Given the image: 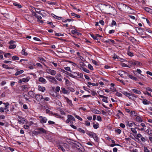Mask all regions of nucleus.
Wrapping results in <instances>:
<instances>
[{
  "label": "nucleus",
  "mask_w": 152,
  "mask_h": 152,
  "mask_svg": "<svg viewBox=\"0 0 152 152\" xmlns=\"http://www.w3.org/2000/svg\"><path fill=\"white\" fill-rule=\"evenodd\" d=\"M46 78L48 79L50 83H55L57 82V81L55 79V78L53 77L50 76H47L46 77Z\"/></svg>",
  "instance_id": "obj_6"
},
{
  "label": "nucleus",
  "mask_w": 152,
  "mask_h": 152,
  "mask_svg": "<svg viewBox=\"0 0 152 152\" xmlns=\"http://www.w3.org/2000/svg\"><path fill=\"white\" fill-rule=\"evenodd\" d=\"M145 30L148 32L150 33H152V31L149 28H145Z\"/></svg>",
  "instance_id": "obj_56"
},
{
  "label": "nucleus",
  "mask_w": 152,
  "mask_h": 152,
  "mask_svg": "<svg viewBox=\"0 0 152 152\" xmlns=\"http://www.w3.org/2000/svg\"><path fill=\"white\" fill-rule=\"evenodd\" d=\"M142 30V28L137 27L136 28V30L138 33H140L141 32V31Z\"/></svg>",
  "instance_id": "obj_42"
},
{
  "label": "nucleus",
  "mask_w": 152,
  "mask_h": 152,
  "mask_svg": "<svg viewBox=\"0 0 152 152\" xmlns=\"http://www.w3.org/2000/svg\"><path fill=\"white\" fill-rule=\"evenodd\" d=\"M91 36L92 37L94 40H98L99 39L98 38H97V37L96 36H95L93 34L91 35Z\"/></svg>",
  "instance_id": "obj_50"
},
{
  "label": "nucleus",
  "mask_w": 152,
  "mask_h": 152,
  "mask_svg": "<svg viewBox=\"0 0 152 152\" xmlns=\"http://www.w3.org/2000/svg\"><path fill=\"white\" fill-rule=\"evenodd\" d=\"M93 126L94 129H96L99 127V124L98 123H96L93 125Z\"/></svg>",
  "instance_id": "obj_48"
},
{
  "label": "nucleus",
  "mask_w": 152,
  "mask_h": 152,
  "mask_svg": "<svg viewBox=\"0 0 152 152\" xmlns=\"http://www.w3.org/2000/svg\"><path fill=\"white\" fill-rule=\"evenodd\" d=\"M3 104L5 105V107L4 108L6 110V112L7 113V112H9V110L7 108V107L8 106L10 105L9 103L7 102L6 103H4Z\"/></svg>",
  "instance_id": "obj_18"
},
{
  "label": "nucleus",
  "mask_w": 152,
  "mask_h": 152,
  "mask_svg": "<svg viewBox=\"0 0 152 152\" xmlns=\"http://www.w3.org/2000/svg\"><path fill=\"white\" fill-rule=\"evenodd\" d=\"M2 67L4 68H5V69H12V68L10 67H9L8 66V65H6L5 64H3L2 65Z\"/></svg>",
  "instance_id": "obj_32"
},
{
  "label": "nucleus",
  "mask_w": 152,
  "mask_h": 152,
  "mask_svg": "<svg viewBox=\"0 0 152 152\" xmlns=\"http://www.w3.org/2000/svg\"><path fill=\"white\" fill-rule=\"evenodd\" d=\"M95 134V133H94L92 132H89V133H88V134L92 138L93 137Z\"/></svg>",
  "instance_id": "obj_38"
},
{
  "label": "nucleus",
  "mask_w": 152,
  "mask_h": 152,
  "mask_svg": "<svg viewBox=\"0 0 152 152\" xmlns=\"http://www.w3.org/2000/svg\"><path fill=\"white\" fill-rule=\"evenodd\" d=\"M35 97L36 99L39 102H42L43 99V96L42 95L39 94L35 95Z\"/></svg>",
  "instance_id": "obj_7"
},
{
  "label": "nucleus",
  "mask_w": 152,
  "mask_h": 152,
  "mask_svg": "<svg viewBox=\"0 0 152 152\" xmlns=\"http://www.w3.org/2000/svg\"><path fill=\"white\" fill-rule=\"evenodd\" d=\"M4 109L2 107L0 108V112L1 113L4 112Z\"/></svg>",
  "instance_id": "obj_64"
},
{
  "label": "nucleus",
  "mask_w": 152,
  "mask_h": 152,
  "mask_svg": "<svg viewBox=\"0 0 152 152\" xmlns=\"http://www.w3.org/2000/svg\"><path fill=\"white\" fill-rule=\"evenodd\" d=\"M12 60H19V58L16 56H13L12 57Z\"/></svg>",
  "instance_id": "obj_43"
},
{
  "label": "nucleus",
  "mask_w": 152,
  "mask_h": 152,
  "mask_svg": "<svg viewBox=\"0 0 152 152\" xmlns=\"http://www.w3.org/2000/svg\"><path fill=\"white\" fill-rule=\"evenodd\" d=\"M64 69L66 71L71 72V71L70 68L69 66L65 67H64Z\"/></svg>",
  "instance_id": "obj_46"
},
{
  "label": "nucleus",
  "mask_w": 152,
  "mask_h": 152,
  "mask_svg": "<svg viewBox=\"0 0 152 152\" xmlns=\"http://www.w3.org/2000/svg\"><path fill=\"white\" fill-rule=\"evenodd\" d=\"M131 91L134 93L138 94H141V92L140 91L136 88H134L131 89Z\"/></svg>",
  "instance_id": "obj_13"
},
{
  "label": "nucleus",
  "mask_w": 152,
  "mask_h": 152,
  "mask_svg": "<svg viewBox=\"0 0 152 152\" xmlns=\"http://www.w3.org/2000/svg\"><path fill=\"white\" fill-rule=\"evenodd\" d=\"M21 54L24 56H27L28 55L27 53L25 51L24 49H23L21 52Z\"/></svg>",
  "instance_id": "obj_41"
},
{
  "label": "nucleus",
  "mask_w": 152,
  "mask_h": 152,
  "mask_svg": "<svg viewBox=\"0 0 152 152\" xmlns=\"http://www.w3.org/2000/svg\"><path fill=\"white\" fill-rule=\"evenodd\" d=\"M22 79L23 82H27L29 80L30 78L29 77H27L26 78H23Z\"/></svg>",
  "instance_id": "obj_34"
},
{
  "label": "nucleus",
  "mask_w": 152,
  "mask_h": 152,
  "mask_svg": "<svg viewBox=\"0 0 152 152\" xmlns=\"http://www.w3.org/2000/svg\"><path fill=\"white\" fill-rule=\"evenodd\" d=\"M88 84V85H92L93 86H96L97 85L95 83H91L90 82H88L87 83Z\"/></svg>",
  "instance_id": "obj_40"
},
{
  "label": "nucleus",
  "mask_w": 152,
  "mask_h": 152,
  "mask_svg": "<svg viewBox=\"0 0 152 152\" xmlns=\"http://www.w3.org/2000/svg\"><path fill=\"white\" fill-rule=\"evenodd\" d=\"M124 78H126L128 77H129V76H130V75L127 72H124Z\"/></svg>",
  "instance_id": "obj_39"
},
{
  "label": "nucleus",
  "mask_w": 152,
  "mask_h": 152,
  "mask_svg": "<svg viewBox=\"0 0 152 152\" xmlns=\"http://www.w3.org/2000/svg\"><path fill=\"white\" fill-rule=\"evenodd\" d=\"M129 78L131 79L134 80L136 81L137 80V78L135 77H134L132 75H130L129 76Z\"/></svg>",
  "instance_id": "obj_37"
},
{
  "label": "nucleus",
  "mask_w": 152,
  "mask_h": 152,
  "mask_svg": "<svg viewBox=\"0 0 152 152\" xmlns=\"http://www.w3.org/2000/svg\"><path fill=\"white\" fill-rule=\"evenodd\" d=\"M60 89V88L59 86H57L55 88V91H56V92H58L59 91Z\"/></svg>",
  "instance_id": "obj_51"
},
{
  "label": "nucleus",
  "mask_w": 152,
  "mask_h": 152,
  "mask_svg": "<svg viewBox=\"0 0 152 152\" xmlns=\"http://www.w3.org/2000/svg\"><path fill=\"white\" fill-rule=\"evenodd\" d=\"M93 112L94 113L100 114L101 113L98 110L96 109H94L93 110Z\"/></svg>",
  "instance_id": "obj_36"
},
{
  "label": "nucleus",
  "mask_w": 152,
  "mask_h": 152,
  "mask_svg": "<svg viewBox=\"0 0 152 152\" xmlns=\"http://www.w3.org/2000/svg\"><path fill=\"white\" fill-rule=\"evenodd\" d=\"M122 93L126 96L128 97L129 99L133 101L135 100L137 97V95L131 92L130 93H129L126 91H124Z\"/></svg>",
  "instance_id": "obj_1"
},
{
  "label": "nucleus",
  "mask_w": 152,
  "mask_h": 152,
  "mask_svg": "<svg viewBox=\"0 0 152 152\" xmlns=\"http://www.w3.org/2000/svg\"><path fill=\"white\" fill-rule=\"evenodd\" d=\"M71 32L73 34H74L78 33L77 30L76 29L72 30L71 31Z\"/></svg>",
  "instance_id": "obj_58"
},
{
  "label": "nucleus",
  "mask_w": 152,
  "mask_h": 152,
  "mask_svg": "<svg viewBox=\"0 0 152 152\" xmlns=\"http://www.w3.org/2000/svg\"><path fill=\"white\" fill-rule=\"evenodd\" d=\"M71 15L73 16L76 17L78 18H80V16L79 15H77L74 13H72L71 14Z\"/></svg>",
  "instance_id": "obj_33"
},
{
  "label": "nucleus",
  "mask_w": 152,
  "mask_h": 152,
  "mask_svg": "<svg viewBox=\"0 0 152 152\" xmlns=\"http://www.w3.org/2000/svg\"><path fill=\"white\" fill-rule=\"evenodd\" d=\"M39 82L43 84H45L47 82L46 80L42 77H39Z\"/></svg>",
  "instance_id": "obj_14"
},
{
  "label": "nucleus",
  "mask_w": 152,
  "mask_h": 152,
  "mask_svg": "<svg viewBox=\"0 0 152 152\" xmlns=\"http://www.w3.org/2000/svg\"><path fill=\"white\" fill-rule=\"evenodd\" d=\"M38 130L39 133H46V130L42 128H39Z\"/></svg>",
  "instance_id": "obj_17"
},
{
  "label": "nucleus",
  "mask_w": 152,
  "mask_h": 152,
  "mask_svg": "<svg viewBox=\"0 0 152 152\" xmlns=\"http://www.w3.org/2000/svg\"><path fill=\"white\" fill-rule=\"evenodd\" d=\"M82 70L85 72L87 73H89L90 72L86 68H83Z\"/></svg>",
  "instance_id": "obj_52"
},
{
  "label": "nucleus",
  "mask_w": 152,
  "mask_h": 152,
  "mask_svg": "<svg viewBox=\"0 0 152 152\" xmlns=\"http://www.w3.org/2000/svg\"><path fill=\"white\" fill-rule=\"evenodd\" d=\"M143 104L145 105L149 104L151 103L149 101H148L146 99H144L142 102Z\"/></svg>",
  "instance_id": "obj_26"
},
{
  "label": "nucleus",
  "mask_w": 152,
  "mask_h": 152,
  "mask_svg": "<svg viewBox=\"0 0 152 152\" xmlns=\"http://www.w3.org/2000/svg\"><path fill=\"white\" fill-rule=\"evenodd\" d=\"M136 121L139 122H141L143 121V119L141 117L139 116H138L136 117L135 119Z\"/></svg>",
  "instance_id": "obj_19"
},
{
  "label": "nucleus",
  "mask_w": 152,
  "mask_h": 152,
  "mask_svg": "<svg viewBox=\"0 0 152 152\" xmlns=\"http://www.w3.org/2000/svg\"><path fill=\"white\" fill-rule=\"evenodd\" d=\"M61 89L62 91V92L61 93V91H60V93H63L64 94H68L69 93V92L68 91H67L66 89L64 87H62L61 88Z\"/></svg>",
  "instance_id": "obj_16"
},
{
  "label": "nucleus",
  "mask_w": 152,
  "mask_h": 152,
  "mask_svg": "<svg viewBox=\"0 0 152 152\" xmlns=\"http://www.w3.org/2000/svg\"><path fill=\"white\" fill-rule=\"evenodd\" d=\"M72 115L77 119L82 121L83 120V119L80 116L77 115L75 113H73Z\"/></svg>",
  "instance_id": "obj_24"
},
{
  "label": "nucleus",
  "mask_w": 152,
  "mask_h": 152,
  "mask_svg": "<svg viewBox=\"0 0 152 152\" xmlns=\"http://www.w3.org/2000/svg\"><path fill=\"white\" fill-rule=\"evenodd\" d=\"M68 145L65 143H62L61 144H60L57 146L58 149L64 152L65 151L64 148H66Z\"/></svg>",
  "instance_id": "obj_4"
},
{
  "label": "nucleus",
  "mask_w": 152,
  "mask_h": 152,
  "mask_svg": "<svg viewBox=\"0 0 152 152\" xmlns=\"http://www.w3.org/2000/svg\"><path fill=\"white\" fill-rule=\"evenodd\" d=\"M44 107L45 108V109H46V113H49L50 112V111L48 110V109L47 108H48V107H47L45 106H44Z\"/></svg>",
  "instance_id": "obj_55"
},
{
  "label": "nucleus",
  "mask_w": 152,
  "mask_h": 152,
  "mask_svg": "<svg viewBox=\"0 0 152 152\" xmlns=\"http://www.w3.org/2000/svg\"><path fill=\"white\" fill-rule=\"evenodd\" d=\"M144 152H150V151L148 150V149L147 148L144 146Z\"/></svg>",
  "instance_id": "obj_62"
},
{
  "label": "nucleus",
  "mask_w": 152,
  "mask_h": 152,
  "mask_svg": "<svg viewBox=\"0 0 152 152\" xmlns=\"http://www.w3.org/2000/svg\"><path fill=\"white\" fill-rule=\"evenodd\" d=\"M39 118L40 119V122L42 124L46 123L48 120L46 117H43L41 116H39Z\"/></svg>",
  "instance_id": "obj_9"
},
{
  "label": "nucleus",
  "mask_w": 152,
  "mask_h": 152,
  "mask_svg": "<svg viewBox=\"0 0 152 152\" xmlns=\"http://www.w3.org/2000/svg\"><path fill=\"white\" fill-rule=\"evenodd\" d=\"M118 74L121 77L124 78V75L125 74L124 71H118Z\"/></svg>",
  "instance_id": "obj_21"
},
{
  "label": "nucleus",
  "mask_w": 152,
  "mask_h": 152,
  "mask_svg": "<svg viewBox=\"0 0 152 152\" xmlns=\"http://www.w3.org/2000/svg\"><path fill=\"white\" fill-rule=\"evenodd\" d=\"M64 96V98L66 100V102H67V103L69 104V105L70 106L72 107L73 106V104L72 102V101L69 100L67 97H65Z\"/></svg>",
  "instance_id": "obj_11"
},
{
  "label": "nucleus",
  "mask_w": 152,
  "mask_h": 152,
  "mask_svg": "<svg viewBox=\"0 0 152 152\" xmlns=\"http://www.w3.org/2000/svg\"><path fill=\"white\" fill-rule=\"evenodd\" d=\"M18 123L21 124H26L27 123V121L26 119L20 116H18Z\"/></svg>",
  "instance_id": "obj_3"
},
{
  "label": "nucleus",
  "mask_w": 152,
  "mask_h": 152,
  "mask_svg": "<svg viewBox=\"0 0 152 152\" xmlns=\"http://www.w3.org/2000/svg\"><path fill=\"white\" fill-rule=\"evenodd\" d=\"M131 131L134 134H136L137 133V131L136 130L135 128H131Z\"/></svg>",
  "instance_id": "obj_49"
},
{
  "label": "nucleus",
  "mask_w": 152,
  "mask_h": 152,
  "mask_svg": "<svg viewBox=\"0 0 152 152\" xmlns=\"http://www.w3.org/2000/svg\"><path fill=\"white\" fill-rule=\"evenodd\" d=\"M137 72L139 74H140L142 76H143L141 74V73L142 72V71L140 69H137L136 71H133V73L135 75H136V73Z\"/></svg>",
  "instance_id": "obj_28"
},
{
  "label": "nucleus",
  "mask_w": 152,
  "mask_h": 152,
  "mask_svg": "<svg viewBox=\"0 0 152 152\" xmlns=\"http://www.w3.org/2000/svg\"><path fill=\"white\" fill-rule=\"evenodd\" d=\"M116 95L117 96H118V97H121L122 96V94L121 93L118 92H117V93L116 94Z\"/></svg>",
  "instance_id": "obj_60"
},
{
  "label": "nucleus",
  "mask_w": 152,
  "mask_h": 152,
  "mask_svg": "<svg viewBox=\"0 0 152 152\" xmlns=\"http://www.w3.org/2000/svg\"><path fill=\"white\" fill-rule=\"evenodd\" d=\"M60 20H62V22L64 23L69 22L72 21V19H68L66 20H65L64 19V18L62 17L61 18Z\"/></svg>",
  "instance_id": "obj_22"
},
{
  "label": "nucleus",
  "mask_w": 152,
  "mask_h": 152,
  "mask_svg": "<svg viewBox=\"0 0 152 152\" xmlns=\"http://www.w3.org/2000/svg\"><path fill=\"white\" fill-rule=\"evenodd\" d=\"M83 88L84 90H85L86 91L88 92L89 93H90V92L89 91L88 89L85 86H84L83 87Z\"/></svg>",
  "instance_id": "obj_63"
},
{
  "label": "nucleus",
  "mask_w": 152,
  "mask_h": 152,
  "mask_svg": "<svg viewBox=\"0 0 152 152\" xmlns=\"http://www.w3.org/2000/svg\"><path fill=\"white\" fill-rule=\"evenodd\" d=\"M126 125L127 126L129 127H132L133 126V124L132 123L129 122L128 121H126Z\"/></svg>",
  "instance_id": "obj_20"
},
{
  "label": "nucleus",
  "mask_w": 152,
  "mask_h": 152,
  "mask_svg": "<svg viewBox=\"0 0 152 152\" xmlns=\"http://www.w3.org/2000/svg\"><path fill=\"white\" fill-rule=\"evenodd\" d=\"M99 96L101 98H103V99H102V100L103 102L107 103H108V101H107L108 98L107 97H106L105 96H104L103 95H99Z\"/></svg>",
  "instance_id": "obj_15"
},
{
  "label": "nucleus",
  "mask_w": 152,
  "mask_h": 152,
  "mask_svg": "<svg viewBox=\"0 0 152 152\" xmlns=\"http://www.w3.org/2000/svg\"><path fill=\"white\" fill-rule=\"evenodd\" d=\"M115 132H116L118 134H120L121 132V129H116L115 130Z\"/></svg>",
  "instance_id": "obj_61"
},
{
  "label": "nucleus",
  "mask_w": 152,
  "mask_h": 152,
  "mask_svg": "<svg viewBox=\"0 0 152 152\" xmlns=\"http://www.w3.org/2000/svg\"><path fill=\"white\" fill-rule=\"evenodd\" d=\"M127 54L129 56L132 57L134 56L133 53L129 51H128Z\"/></svg>",
  "instance_id": "obj_45"
},
{
  "label": "nucleus",
  "mask_w": 152,
  "mask_h": 152,
  "mask_svg": "<svg viewBox=\"0 0 152 152\" xmlns=\"http://www.w3.org/2000/svg\"><path fill=\"white\" fill-rule=\"evenodd\" d=\"M35 11L37 13L42 15V13H41V11L38 8L35 9Z\"/></svg>",
  "instance_id": "obj_54"
},
{
  "label": "nucleus",
  "mask_w": 152,
  "mask_h": 152,
  "mask_svg": "<svg viewBox=\"0 0 152 152\" xmlns=\"http://www.w3.org/2000/svg\"><path fill=\"white\" fill-rule=\"evenodd\" d=\"M105 42L108 43L109 44H113L115 42V41L113 40L107 39L105 40Z\"/></svg>",
  "instance_id": "obj_29"
},
{
  "label": "nucleus",
  "mask_w": 152,
  "mask_h": 152,
  "mask_svg": "<svg viewBox=\"0 0 152 152\" xmlns=\"http://www.w3.org/2000/svg\"><path fill=\"white\" fill-rule=\"evenodd\" d=\"M46 71L47 73L50 75H51L55 76L56 75V71L51 69L48 68L46 69Z\"/></svg>",
  "instance_id": "obj_5"
},
{
  "label": "nucleus",
  "mask_w": 152,
  "mask_h": 152,
  "mask_svg": "<svg viewBox=\"0 0 152 152\" xmlns=\"http://www.w3.org/2000/svg\"><path fill=\"white\" fill-rule=\"evenodd\" d=\"M38 89L39 91H41L42 92H44L46 90V89L45 87L41 86L40 85L38 86Z\"/></svg>",
  "instance_id": "obj_12"
},
{
  "label": "nucleus",
  "mask_w": 152,
  "mask_h": 152,
  "mask_svg": "<svg viewBox=\"0 0 152 152\" xmlns=\"http://www.w3.org/2000/svg\"><path fill=\"white\" fill-rule=\"evenodd\" d=\"M88 67L91 70H93L94 69L93 66L90 64H89L88 65Z\"/></svg>",
  "instance_id": "obj_59"
},
{
  "label": "nucleus",
  "mask_w": 152,
  "mask_h": 152,
  "mask_svg": "<svg viewBox=\"0 0 152 152\" xmlns=\"http://www.w3.org/2000/svg\"><path fill=\"white\" fill-rule=\"evenodd\" d=\"M94 140L96 142H98L99 141V138L97 136L96 134H95L93 137H92Z\"/></svg>",
  "instance_id": "obj_25"
},
{
  "label": "nucleus",
  "mask_w": 152,
  "mask_h": 152,
  "mask_svg": "<svg viewBox=\"0 0 152 152\" xmlns=\"http://www.w3.org/2000/svg\"><path fill=\"white\" fill-rule=\"evenodd\" d=\"M16 47V45L15 44L10 45L9 46L10 49H14Z\"/></svg>",
  "instance_id": "obj_44"
},
{
  "label": "nucleus",
  "mask_w": 152,
  "mask_h": 152,
  "mask_svg": "<svg viewBox=\"0 0 152 152\" xmlns=\"http://www.w3.org/2000/svg\"><path fill=\"white\" fill-rule=\"evenodd\" d=\"M77 78H82L83 77V75L82 73H79V72H77L76 75Z\"/></svg>",
  "instance_id": "obj_27"
},
{
  "label": "nucleus",
  "mask_w": 152,
  "mask_h": 152,
  "mask_svg": "<svg viewBox=\"0 0 152 152\" xmlns=\"http://www.w3.org/2000/svg\"><path fill=\"white\" fill-rule=\"evenodd\" d=\"M77 72H72V73H67V75L70 77L76 79L77 78L76 75Z\"/></svg>",
  "instance_id": "obj_8"
},
{
  "label": "nucleus",
  "mask_w": 152,
  "mask_h": 152,
  "mask_svg": "<svg viewBox=\"0 0 152 152\" xmlns=\"http://www.w3.org/2000/svg\"><path fill=\"white\" fill-rule=\"evenodd\" d=\"M55 78L59 81H61L62 80V76L60 73L57 74L55 76Z\"/></svg>",
  "instance_id": "obj_10"
},
{
  "label": "nucleus",
  "mask_w": 152,
  "mask_h": 152,
  "mask_svg": "<svg viewBox=\"0 0 152 152\" xmlns=\"http://www.w3.org/2000/svg\"><path fill=\"white\" fill-rule=\"evenodd\" d=\"M130 114L131 115L133 116H136L137 115V113L134 111H131L130 112Z\"/></svg>",
  "instance_id": "obj_35"
},
{
  "label": "nucleus",
  "mask_w": 152,
  "mask_h": 152,
  "mask_svg": "<svg viewBox=\"0 0 152 152\" xmlns=\"http://www.w3.org/2000/svg\"><path fill=\"white\" fill-rule=\"evenodd\" d=\"M13 5L17 7L18 8H21L22 7L21 5L17 2H14Z\"/></svg>",
  "instance_id": "obj_31"
},
{
  "label": "nucleus",
  "mask_w": 152,
  "mask_h": 152,
  "mask_svg": "<svg viewBox=\"0 0 152 152\" xmlns=\"http://www.w3.org/2000/svg\"><path fill=\"white\" fill-rule=\"evenodd\" d=\"M111 25H112V26H116V22L114 20H112L111 22Z\"/></svg>",
  "instance_id": "obj_53"
},
{
  "label": "nucleus",
  "mask_w": 152,
  "mask_h": 152,
  "mask_svg": "<svg viewBox=\"0 0 152 152\" xmlns=\"http://www.w3.org/2000/svg\"><path fill=\"white\" fill-rule=\"evenodd\" d=\"M28 94L31 97L33 98L35 96V94L32 91H30L28 92Z\"/></svg>",
  "instance_id": "obj_23"
},
{
  "label": "nucleus",
  "mask_w": 152,
  "mask_h": 152,
  "mask_svg": "<svg viewBox=\"0 0 152 152\" xmlns=\"http://www.w3.org/2000/svg\"><path fill=\"white\" fill-rule=\"evenodd\" d=\"M67 119L65 121L66 124H72V121H75L76 120L75 118L72 115H67Z\"/></svg>",
  "instance_id": "obj_2"
},
{
  "label": "nucleus",
  "mask_w": 152,
  "mask_h": 152,
  "mask_svg": "<svg viewBox=\"0 0 152 152\" xmlns=\"http://www.w3.org/2000/svg\"><path fill=\"white\" fill-rule=\"evenodd\" d=\"M23 72L24 71L23 70H20L19 71H18L15 73V76H18L20 74H22Z\"/></svg>",
  "instance_id": "obj_30"
},
{
  "label": "nucleus",
  "mask_w": 152,
  "mask_h": 152,
  "mask_svg": "<svg viewBox=\"0 0 152 152\" xmlns=\"http://www.w3.org/2000/svg\"><path fill=\"white\" fill-rule=\"evenodd\" d=\"M78 131L80 132H82L83 134L85 133V131L84 130L82 129L81 128H79V129H78Z\"/></svg>",
  "instance_id": "obj_57"
},
{
  "label": "nucleus",
  "mask_w": 152,
  "mask_h": 152,
  "mask_svg": "<svg viewBox=\"0 0 152 152\" xmlns=\"http://www.w3.org/2000/svg\"><path fill=\"white\" fill-rule=\"evenodd\" d=\"M145 10L148 12H150L152 10L150 8L148 7H145Z\"/></svg>",
  "instance_id": "obj_47"
}]
</instances>
